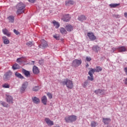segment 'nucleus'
Here are the masks:
<instances>
[{"instance_id":"864d4df0","label":"nucleus","mask_w":127,"mask_h":127,"mask_svg":"<svg viewBox=\"0 0 127 127\" xmlns=\"http://www.w3.org/2000/svg\"><path fill=\"white\" fill-rule=\"evenodd\" d=\"M33 63H34V61H32Z\"/></svg>"},{"instance_id":"4468645a","label":"nucleus","mask_w":127,"mask_h":127,"mask_svg":"<svg viewBox=\"0 0 127 127\" xmlns=\"http://www.w3.org/2000/svg\"><path fill=\"white\" fill-rule=\"evenodd\" d=\"M6 100L7 103H9V104H12V103H13V100L12 99V97L10 95H6Z\"/></svg>"},{"instance_id":"4c0bfd02","label":"nucleus","mask_w":127,"mask_h":127,"mask_svg":"<svg viewBox=\"0 0 127 127\" xmlns=\"http://www.w3.org/2000/svg\"><path fill=\"white\" fill-rule=\"evenodd\" d=\"M2 87L5 88H9V85H8V84L5 83L2 85Z\"/></svg>"},{"instance_id":"a19ab883","label":"nucleus","mask_w":127,"mask_h":127,"mask_svg":"<svg viewBox=\"0 0 127 127\" xmlns=\"http://www.w3.org/2000/svg\"><path fill=\"white\" fill-rule=\"evenodd\" d=\"M88 83L87 81L84 82L83 84V87L84 88H86V87H87L88 86Z\"/></svg>"},{"instance_id":"f8f14e48","label":"nucleus","mask_w":127,"mask_h":127,"mask_svg":"<svg viewBox=\"0 0 127 127\" xmlns=\"http://www.w3.org/2000/svg\"><path fill=\"white\" fill-rule=\"evenodd\" d=\"M62 19L64 21H66L67 22L71 19V17L69 16V15H64Z\"/></svg>"},{"instance_id":"39448f33","label":"nucleus","mask_w":127,"mask_h":127,"mask_svg":"<svg viewBox=\"0 0 127 127\" xmlns=\"http://www.w3.org/2000/svg\"><path fill=\"white\" fill-rule=\"evenodd\" d=\"M11 75H12V72L10 71L6 72L3 76L4 81H7V80H9V78L11 77Z\"/></svg>"},{"instance_id":"1a4fd4ad","label":"nucleus","mask_w":127,"mask_h":127,"mask_svg":"<svg viewBox=\"0 0 127 127\" xmlns=\"http://www.w3.org/2000/svg\"><path fill=\"white\" fill-rule=\"evenodd\" d=\"M45 122H46V124H48V126H49L50 127L54 125V123L53 122V121L50 120L49 118H45Z\"/></svg>"},{"instance_id":"412c9836","label":"nucleus","mask_w":127,"mask_h":127,"mask_svg":"<svg viewBox=\"0 0 127 127\" xmlns=\"http://www.w3.org/2000/svg\"><path fill=\"white\" fill-rule=\"evenodd\" d=\"M60 31L62 34L65 35L67 34V31L64 27H61L60 28Z\"/></svg>"},{"instance_id":"a878e982","label":"nucleus","mask_w":127,"mask_h":127,"mask_svg":"<svg viewBox=\"0 0 127 127\" xmlns=\"http://www.w3.org/2000/svg\"><path fill=\"white\" fill-rule=\"evenodd\" d=\"M94 93H95L96 95H99V94H104V90L99 89L95 90Z\"/></svg>"},{"instance_id":"603ef678","label":"nucleus","mask_w":127,"mask_h":127,"mask_svg":"<svg viewBox=\"0 0 127 127\" xmlns=\"http://www.w3.org/2000/svg\"><path fill=\"white\" fill-rule=\"evenodd\" d=\"M86 67H89V64H87L86 65Z\"/></svg>"},{"instance_id":"72a5a7b5","label":"nucleus","mask_w":127,"mask_h":127,"mask_svg":"<svg viewBox=\"0 0 127 127\" xmlns=\"http://www.w3.org/2000/svg\"><path fill=\"white\" fill-rule=\"evenodd\" d=\"M26 45H27L28 47H31V46L34 45V44H33V42L29 41L26 43Z\"/></svg>"},{"instance_id":"423d86ee","label":"nucleus","mask_w":127,"mask_h":127,"mask_svg":"<svg viewBox=\"0 0 127 127\" xmlns=\"http://www.w3.org/2000/svg\"><path fill=\"white\" fill-rule=\"evenodd\" d=\"M87 35L91 41H94V40L97 39V37L94 35V33L93 32H88Z\"/></svg>"},{"instance_id":"3c124183","label":"nucleus","mask_w":127,"mask_h":127,"mask_svg":"<svg viewBox=\"0 0 127 127\" xmlns=\"http://www.w3.org/2000/svg\"><path fill=\"white\" fill-rule=\"evenodd\" d=\"M124 16H125V17H127V12H125L124 13Z\"/></svg>"},{"instance_id":"7ed1b4c3","label":"nucleus","mask_w":127,"mask_h":127,"mask_svg":"<svg viewBox=\"0 0 127 127\" xmlns=\"http://www.w3.org/2000/svg\"><path fill=\"white\" fill-rule=\"evenodd\" d=\"M66 123H74L77 121V116L75 115H68L64 118Z\"/></svg>"},{"instance_id":"aec40b11","label":"nucleus","mask_w":127,"mask_h":127,"mask_svg":"<svg viewBox=\"0 0 127 127\" xmlns=\"http://www.w3.org/2000/svg\"><path fill=\"white\" fill-rule=\"evenodd\" d=\"M2 40L3 41V43L4 44H9V40H8V39H7V38L5 36H3L2 37Z\"/></svg>"},{"instance_id":"79ce46f5","label":"nucleus","mask_w":127,"mask_h":127,"mask_svg":"<svg viewBox=\"0 0 127 127\" xmlns=\"http://www.w3.org/2000/svg\"><path fill=\"white\" fill-rule=\"evenodd\" d=\"M13 32L16 35H18V34H19V32L17 30H16V29L13 30Z\"/></svg>"},{"instance_id":"09e8293b","label":"nucleus","mask_w":127,"mask_h":127,"mask_svg":"<svg viewBox=\"0 0 127 127\" xmlns=\"http://www.w3.org/2000/svg\"><path fill=\"white\" fill-rule=\"evenodd\" d=\"M124 83L125 85H127V77L125 78V80H124Z\"/></svg>"},{"instance_id":"2f4dec72","label":"nucleus","mask_w":127,"mask_h":127,"mask_svg":"<svg viewBox=\"0 0 127 127\" xmlns=\"http://www.w3.org/2000/svg\"><path fill=\"white\" fill-rule=\"evenodd\" d=\"M90 126L92 127H96V126H98V123H96L95 121H92Z\"/></svg>"},{"instance_id":"6e6552de","label":"nucleus","mask_w":127,"mask_h":127,"mask_svg":"<svg viewBox=\"0 0 127 127\" xmlns=\"http://www.w3.org/2000/svg\"><path fill=\"white\" fill-rule=\"evenodd\" d=\"M42 42L41 45L39 46V47L41 48H45L47 46V42L45 41L44 39H42L41 40Z\"/></svg>"},{"instance_id":"f03ea898","label":"nucleus","mask_w":127,"mask_h":127,"mask_svg":"<svg viewBox=\"0 0 127 127\" xmlns=\"http://www.w3.org/2000/svg\"><path fill=\"white\" fill-rule=\"evenodd\" d=\"M16 8L17 9L16 11L17 14H21L24 12V8H25V5L22 2H20L18 3Z\"/></svg>"},{"instance_id":"b1692460","label":"nucleus","mask_w":127,"mask_h":127,"mask_svg":"<svg viewBox=\"0 0 127 127\" xmlns=\"http://www.w3.org/2000/svg\"><path fill=\"white\" fill-rule=\"evenodd\" d=\"M86 19H87L86 16H85V15H81L78 17V20H79V21H83L84 20H86Z\"/></svg>"},{"instance_id":"2eb2a0df","label":"nucleus","mask_w":127,"mask_h":127,"mask_svg":"<svg viewBox=\"0 0 127 127\" xmlns=\"http://www.w3.org/2000/svg\"><path fill=\"white\" fill-rule=\"evenodd\" d=\"M119 52H126L127 51V48L124 46L119 47L117 48Z\"/></svg>"},{"instance_id":"c85d7f7f","label":"nucleus","mask_w":127,"mask_h":127,"mask_svg":"<svg viewBox=\"0 0 127 127\" xmlns=\"http://www.w3.org/2000/svg\"><path fill=\"white\" fill-rule=\"evenodd\" d=\"M12 68L13 69V70H16L17 69H19L20 68V67L19 66V65H18V64H15L12 66Z\"/></svg>"},{"instance_id":"5701e85b","label":"nucleus","mask_w":127,"mask_h":127,"mask_svg":"<svg viewBox=\"0 0 127 127\" xmlns=\"http://www.w3.org/2000/svg\"><path fill=\"white\" fill-rule=\"evenodd\" d=\"M103 122L104 125H108L111 123V119L110 118H103Z\"/></svg>"},{"instance_id":"cd10ccee","label":"nucleus","mask_w":127,"mask_h":127,"mask_svg":"<svg viewBox=\"0 0 127 127\" xmlns=\"http://www.w3.org/2000/svg\"><path fill=\"white\" fill-rule=\"evenodd\" d=\"M15 76H16V77H17V78H19V79H24V77H23V76H22V75H21V74L16 72L15 73Z\"/></svg>"},{"instance_id":"9d476101","label":"nucleus","mask_w":127,"mask_h":127,"mask_svg":"<svg viewBox=\"0 0 127 127\" xmlns=\"http://www.w3.org/2000/svg\"><path fill=\"white\" fill-rule=\"evenodd\" d=\"M2 33L4 35H6L8 37H10V35H11V33L9 32L8 30L6 29H3L2 30Z\"/></svg>"},{"instance_id":"6ab92c4d","label":"nucleus","mask_w":127,"mask_h":127,"mask_svg":"<svg viewBox=\"0 0 127 127\" xmlns=\"http://www.w3.org/2000/svg\"><path fill=\"white\" fill-rule=\"evenodd\" d=\"M41 101L42 103H43V105H47V97H46V96H44L43 97H42Z\"/></svg>"},{"instance_id":"0eeeda50","label":"nucleus","mask_w":127,"mask_h":127,"mask_svg":"<svg viewBox=\"0 0 127 127\" xmlns=\"http://www.w3.org/2000/svg\"><path fill=\"white\" fill-rule=\"evenodd\" d=\"M27 86H28V82H27V81H25L22 84V86L20 88L21 93H22L25 91V90H26V88H27Z\"/></svg>"},{"instance_id":"c9c22d12","label":"nucleus","mask_w":127,"mask_h":127,"mask_svg":"<svg viewBox=\"0 0 127 127\" xmlns=\"http://www.w3.org/2000/svg\"><path fill=\"white\" fill-rule=\"evenodd\" d=\"M39 86H35L33 88V91L34 92H37V91L39 90Z\"/></svg>"},{"instance_id":"a18cd8bd","label":"nucleus","mask_w":127,"mask_h":127,"mask_svg":"<svg viewBox=\"0 0 127 127\" xmlns=\"http://www.w3.org/2000/svg\"><path fill=\"white\" fill-rule=\"evenodd\" d=\"M29 2H31L32 3H34L35 2V0H28Z\"/></svg>"},{"instance_id":"37998d69","label":"nucleus","mask_w":127,"mask_h":127,"mask_svg":"<svg viewBox=\"0 0 127 127\" xmlns=\"http://www.w3.org/2000/svg\"><path fill=\"white\" fill-rule=\"evenodd\" d=\"M86 61H88V62H90V61H92V58L91 57H87L86 58Z\"/></svg>"},{"instance_id":"4be33fe9","label":"nucleus","mask_w":127,"mask_h":127,"mask_svg":"<svg viewBox=\"0 0 127 127\" xmlns=\"http://www.w3.org/2000/svg\"><path fill=\"white\" fill-rule=\"evenodd\" d=\"M73 4H74L73 0H69L65 1V5H66V6H69L70 5H73Z\"/></svg>"},{"instance_id":"393cba45","label":"nucleus","mask_w":127,"mask_h":127,"mask_svg":"<svg viewBox=\"0 0 127 127\" xmlns=\"http://www.w3.org/2000/svg\"><path fill=\"white\" fill-rule=\"evenodd\" d=\"M92 50L98 53V52L100 51V48L98 46H94L92 47Z\"/></svg>"},{"instance_id":"dca6fc26","label":"nucleus","mask_w":127,"mask_h":127,"mask_svg":"<svg viewBox=\"0 0 127 127\" xmlns=\"http://www.w3.org/2000/svg\"><path fill=\"white\" fill-rule=\"evenodd\" d=\"M22 72L26 77H30V72L29 71L26 70L25 69H22Z\"/></svg>"},{"instance_id":"20e7f679","label":"nucleus","mask_w":127,"mask_h":127,"mask_svg":"<svg viewBox=\"0 0 127 127\" xmlns=\"http://www.w3.org/2000/svg\"><path fill=\"white\" fill-rule=\"evenodd\" d=\"M82 64V60H78V59H75L72 63V67H74L75 68L78 67V66H80Z\"/></svg>"},{"instance_id":"f704fd0d","label":"nucleus","mask_w":127,"mask_h":127,"mask_svg":"<svg viewBox=\"0 0 127 127\" xmlns=\"http://www.w3.org/2000/svg\"><path fill=\"white\" fill-rule=\"evenodd\" d=\"M90 76L87 77V79L89 80V81H94V76L93 74L92 75H89Z\"/></svg>"},{"instance_id":"8fccbe9b","label":"nucleus","mask_w":127,"mask_h":127,"mask_svg":"<svg viewBox=\"0 0 127 127\" xmlns=\"http://www.w3.org/2000/svg\"><path fill=\"white\" fill-rule=\"evenodd\" d=\"M112 50L114 52V51H116V50H117V49L116 48H112Z\"/></svg>"},{"instance_id":"a211bd4d","label":"nucleus","mask_w":127,"mask_h":127,"mask_svg":"<svg viewBox=\"0 0 127 127\" xmlns=\"http://www.w3.org/2000/svg\"><path fill=\"white\" fill-rule=\"evenodd\" d=\"M32 100L34 104H39L40 103V100L36 97H33Z\"/></svg>"},{"instance_id":"c756f323","label":"nucleus","mask_w":127,"mask_h":127,"mask_svg":"<svg viewBox=\"0 0 127 127\" xmlns=\"http://www.w3.org/2000/svg\"><path fill=\"white\" fill-rule=\"evenodd\" d=\"M95 72H96L95 70V68H91L90 70L88 72V74L92 76V75H93V74H94Z\"/></svg>"},{"instance_id":"ddd939ff","label":"nucleus","mask_w":127,"mask_h":127,"mask_svg":"<svg viewBox=\"0 0 127 127\" xmlns=\"http://www.w3.org/2000/svg\"><path fill=\"white\" fill-rule=\"evenodd\" d=\"M33 72L34 74H35L36 75L39 74V69H38V67L36 66H34L33 67Z\"/></svg>"},{"instance_id":"49530a36","label":"nucleus","mask_w":127,"mask_h":127,"mask_svg":"<svg viewBox=\"0 0 127 127\" xmlns=\"http://www.w3.org/2000/svg\"><path fill=\"white\" fill-rule=\"evenodd\" d=\"M44 61L43 60H41L39 61V64H40V65H41V64H43Z\"/></svg>"},{"instance_id":"de8ad7c7","label":"nucleus","mask_w":127,"mask_h":127,"mask_svg":"<svg viewBox=\"0 0 127 127\" xmlns=\"http://www.w3.org/2000/svg\"><path fill=\"white\" fill-rule=\"evenodd\" d=\"M20 59H21V58H18V59H17V62L18 63H19V62H21V61H20Z\"/></svg>"},{"instance_id":"bb28decb","label":"nucleus","mask_w":127,"mask_h":127,"mask_svg":"<svg viewBox=\"0 0 127 127\" xmlns=\"http://www.w3.org/2000/svg\"><path fill=\"white\" fill-rule=\"evenodd\" d=\"M53 24H54V26H55L56 28H59L60 26V24L57 22L56 20H54L53 21Z\"/></svg>"},{"instance_id":"473e14b6","label":"nucleus","mask_w":127,"mask_h":127,"mask_svg":"<svg viewBox=\"0 0 127 127\" xmlns=\"http://www.w3.org/2000/svg\"><path fill=\"white\" fill-rule=\"evenodd\" d=\"M111 7L115 8V7H117V6H119L120 5V3H116V4H110L109 5Z\"/></svg>"},{"instance_id":"58836bf2","label":"nucleus","mask_w":127,"mask_h":127,"mask_svg":"<svg viewBox=\"0 0 127 127\" xmlns=\"http://www.w3.org/2000/svg\"><path fill=\"white\" fill-rule=\"evenodd\" d=\"M53 37L55 38L57 40H59L60 39V37L57 35H55L53 36Z\"/></svg>"},{"instance_id":"9b49d317","label":"nucleus","mask_w":127,"mask_h":127,"mask_svg":"<svg viewBox=\"0 0 127 127\" xmlns=\"http://www.w3.org/2000/svg\"><path fill=\"white\" fill-rule=\"evenodd\" d=\"M65 29H66L67 31L68 32H71L74 29V28L72 26L71 24H67L65 26Z\"/></svg>"},{"instance_id":"f3484780","label":"nucleus","mask_w":127,"mask_h":127,"mask_svg":"<svg viewBox=\"0 0 127 127\" xmlns=\"http://www.w3.org/2000/svg\"><path fill=\"white\" fill-rule=\"evenodd\" d=\"M7 19L10 23H13L14 22V16L10 15L7 17Z\"/></svg>"},{"instance_id":"f257e3e1","label":"nucleus","mask_w":127,"mask_h":127,"mask_svg":"<svg viewBox=\"0 0 127 127\" xmlns=\"http://www.w3.org/2000/svg\"><path fill=\"white\" fill-rule=\"evenodd\" d=\"M61 84L63 85V86H66L67 89H70V90H72L74 88V85L73 83V81L68 79L65 78L63 80V81H61Z\"/></svg>"},{"instance_id":"c03bdc74","label":"nucleus","mask_w":127,"mask_h":127,"mask_svg":"<svg viewBox=\"0 0 127 127\" xmlns=\"http://www.w3.org/2000/svg\"><path fill=\"white\" fill-rule=\"evenodd\" d=\"M113 17H116V18H120V15L114 14L113 15Z\"/></svg>"},{"instance_id":"e433bc0d","label":"nucleus","mask_w":127,"mask_h":127,"mask_svg":"<svg viewBox=\"0 0 127 127\" xmlns=\"http://www.w3.org/2000/svg\"><path fill=\"white\" fill-rule=\"evenodd\" d=\"M1 105H2L3 107H5V108H7V107H8V105L6 104L5 102H1Z\"/></svg>"},{"instance_id":"7c9ffc66","label":"nucleus","mask_w":127,"mask_h":127,"mask_svg":"<svg viewBox=\"0 0 127 127\" xmlns=\"http://www.w3.org/2000/svg\"><path fill=\"white\" fill-rule=\"evenodd\" d=\"M95 72H101L103 70V68L100 66H96V68H94Z\"/></svg>"},{"instance_id":"ea45409f","label":"nucleus","mask_w":127,"mask_h":127,"mask_svg":"<svg viewBox=\"0 0 127 127\" xmlns=\"http://www.w3.org/2000/svg\"><path fill=\"white\" fill-rule=\"evenodd\" d=\"M47 95L49 98H50V99H52L53 98L52 94H51V93H48Z\"/></svg>"}]
</instances>
